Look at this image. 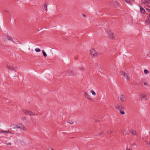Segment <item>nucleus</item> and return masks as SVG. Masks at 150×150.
<instances>
[{
  "label": "nucleus",
  "mask_w": 150,
  "mask_h": 150,
  "mask_svg": "<svg viewBox=\"0 0 150 150\" xmlns=\"http://www.w3.org/2000/svg\"><path fill=\"white\" fill-rule=\"evenodd\" d=\"M90 53L91 56L93 57H96L98 55V53L94 49H92L90 51Z\"/></svg>",
  "instance_id": "obj_1"
},
{
  "label": "nucleus",
  "mask_w": 150,
  "mask_h": 150,
  "mask_svg": "<svg viewBox=\"0 0 150 150\" xmlns=\"http://www.w3.org/2000/svg\"><path fill=\"white\" fill-rule=\"evenodd\" d=\"M18 127H17L18 129H20L23 131H27V128L23 124L21 123H19L18 124Z\"/></svg>",
  "instance_id": "obj_2"
},
{
  "label": "nucleus",
  "mask_w": 150,
  "mask_h": 150,
  "mask_svg": "<svg viewBox=\"0 0 150 150\" xmlns=\"http://www.w3.org/2000/svg\"><path fill=\"white\" fill-rule=\"evenodd\" d=\"M118 98L122 102L125 103L126 102V98L125 95L122 94L120 95Z\"/></svg>",
  "instance_id": "obj_3"
},
{
  "label": "nucleus",
  "mask_w": 150,
  "mask_h": 150,
  "mask_svg": "<svg viewBox=\"0 0 150 150\" xmlns=\"http://www.w3.org/2000/svg\"><path fill=\"white\" fill-rule=\"evenodd\" d=\"M115 107L117 109L119 110H124L125 109V108L120 103H119L116 105Z\"/></svg>",
  "instance_id": "obj_4"
},
{
  "label": "nucleus",
  "mask_w": 150,
  "mask_h": 150,
  "mask_svg": "<svg viewBox=\"0 0 150 150\" xmlns=\"http://www.w3.org/2000/svg\"><path fill=\"white\" fill-rule=\"evenodd\" d=\"M23 113L26 115H35L33 113V112L30 110H23Z\"/></svg>",
  "instance_id": "obj_5"
},
{
  "label": "nucleus",
  "mask_w": 150,
  "mask_h": 150,
  "mask_svg": "<svg viewBox=\"0 0 150 150\" xmlns=\"http://www.w3.org/2000/svg\"><path fill=\"white\" fill-rule=\"evenodd\" d=\"M148 96L146 94L142 93L140 95V100H144L147 99Z\"/></svg>",
  "instance_id": "obj_6"
},
{
  "label": "nucleus",
  "mask_w": 150,
  "mask_h": 150,
  "mask_svg": "<svg viewBox=\"0 0 150 150\" xmlns=\"http://www.w3.org/2000/svg\"><path fill=\"white\" fill-rule=\"evenodd\" d=\"M108 37L109 38L112 39H115V35L111 31H109L108 32Z\"/></svg>",
  "instance_id": "obj_7"
},
{
  "label": "nucleus",
  "mask_w": 150,
  "mask_h": 150,
  "mask_svg": "<svg viewBox=\"0 0 150 150\" xmlns=\"http://www.w3.org/2000/svg\"><path fill=\"white\" fill-rule=\"evenodd\" d=\"M3 39L5 41H7L9 40L10 41H12L13 40L12 38L8 36H4L3 37Z\"/></svg>",
  "instance_id": "obj_8"
},
{
  "label": "nucleus",
  "mask_w": 150,
  "mask_h": 150,
  "mask_svg": "<svg viewBox=\"0 0 150 150\" xmlns=\"http://www.w3.org/2000/svg\"><path fill=\"white\" fill-rule=\"evenodd\" d=\"M0 133H2L4 134L5 136H7V134H12V133L10 131H3L2 130H1L0 131Z\"/></svg>",
  "instance_id": "obj_9"
},
{
  "label": "nucleus",
  "mask_w": 150,
  "mask_h": 150,
  "mask_svg": "<svg viewBox=\"0 0 150 150\" xmlns=\"http://www.w3.org/2000/svg\"><path fill=\"white\" fill-rule=\"evenodd\" d=\"M84 96L88 99L91 100H92L91 96L88 94L87 92H85L84 93Z\"/></svg>",
  "instance_id": "obj_10"
},
{
  "label": "nucleus",
  "mask_w": 150,
  "mask_h": 150,
  "mask_svg": "<svg viewBox=\"0 0 150 150\" xmlns=\"http://www.w3.org/2000/svg\"><path fill=\"white\" fill-rule=\"evenodd\" d=\"M18 124H12L11 125L10 127L13 129H18L17 127L18 126Z\"/></svg>",
  "instance_id": "obj_11"
},
{
  "label": "nucleus",
  "mask_w": 150,
  "mask_h": 150,
  "mask_svg": "<svg viewBox=\"0 0 150 150\" xmlns=\"http://www.w3.org/2000/svg\"><path fill=\"white\" fill-rule=\"evenodd\" d=\"M6 67L7 69L11 71H14V68L8 65H7Z\"/></svg>",
  "instance_id": "obj_12"
},
{
  "label": "nucleus",
  "mask_w": 150,
  "mask_h": 150,
  "mask_svg": "<svg viewBox=\"0 0 150 150\" xmlns=\"http://www.w3.org/2000/svg\"><path fill=\"white\" fill-rule=\"evenodd\" d=\"M140 8L141 12L143 14H144L145 13V11L144 8L141 6H140Z\"/></svg>",
  "instance_id": "obj_13"
},
{
  "label": "nucleus",
  "mask_w": 150,
  "mask_h": 150,
  "mask_svg": "<svg viewBox=\"0 0 150 150\" xmlns=\"http://www.w3.org/2000/svg\"><path fill=\"white\" fill-rule=\"evenodd\" d=\"M125 77L126 79L127 80H129V74H124Z\"/></svg>",
  "instance_id": "obj_14"
},
{
  "label": "nucleus",
  "mask_w": 150,
  "mask_h": 150,
  "mask_svg": "<svg viewBox=\"0 0 150 150\" xmlns=\"http://www.w3.org/2000/svg\"><path fill=\"white\" fill-rule=\"evenodd\" d=\"M131 132L133 135H136L137 134V132L135 130H132Z\"/></svg>",
  "instance_id": "obj_15"
},
{
  "label": "nucleus",
  "mask_w": 150,
  "mask_h": 150,
  "mask_svg": "<svg viewBox=\"0 0 150 150\" xmlns=\"http://www.w3.org/2000/svg\"><path fill=\"white\" fill-rule=\"evenodd\" d=\"M91 92L93 96H95L96 95V93L93 90H91Z\"/></svg>",
  "instance_id": "obj_16"
},
{
  "label": "nucleus",
  "mask_w": 150,
  "mask_h": 150,
  "mask_svg": "<svg viewBox=\"0 0 150 150\" xmlns=\"http://www.w3.org/2000/svg\"><path fill=\"white\" fill-rule=\"evenodd\" d=\"M44 8L45 11H47V4H45L44 5Z\"/></svg>",
  "instance_id": "obj_17"
},
{
  "label": "nucleus",
  "mask_w": 150,
  "mask_h": 150,
  "mask_svg": "<svg viewBox=\"0 0 150 150\" xmlns=\"http://www.w3.org/2000/svg\"><path fill=\"white\" fill-rule=\"evenodd\" d=\"M42 52L44 56L45 57H46L47 56V54L45 52L44 50L42 51Z\"/></svg>",
  "instance_id": "obj_18"
},
{
  "label": "nucleus",
  "mask_w": 150,
  "mask_h": 150,
  "mask_svg": "<svg viewBox=\"0 0 150 150\" xmlns=\"http://www.w3.org/2000/svg\"><path fill=\"white\" fill-rule=\"evenodd\" d=\"M35 51L37 52H40L41 51V50H40L39 49V48H36L35 49Z\"/></svg>",
  "instance_id": "obj_19"
},
{
  "label": "nucleus",
  "mask_w": 150,
  "mask_h": 150,
  "mask_svg": "<svg viewBox=\"0 0 150 150\" xmlns=\"http://www.w3.org/2000/svg\"><path fill=\"white\" fill-rule=\"evenodd\" d=\"M144 72L145 74H147L149 73V71L146 69H145L144 70Z\"/></svg>",
  "instance_id": "obj_20"
},
{
  "label": "nucleus",
  "mask_w": 150,
  "mask_h": 150,
  "mask_svg": "<svg viewBox=\"0 0 150 150\" xmlns=\"http://www.w3.org/2000/svg\"><path fill=\"white\" fill-rule=\"evenodd\" d=\"M125 73L124 72L122 71H121L120 72V74L121 75L124 76V74H125Z\"/></svg>",
  "instance_id": "obj_21"
},
{
  "label": "nucleus",
  "mask_w": 150,
  "mask_h": 150,
  "mask_svg": "<svg viewBox=\"0 0 150 150\" xmlns=\"http://www.w3.org/2000/svg\"><path fill=\"white\" fill-rule=\"evenodd\" d=\"M131 146H136L137 145L135 143H133L132 144H131Z\"/></svg>",
  "instance_id": "obj_22"
},
{
  "label": "nucleus",
  "mask_w": 150,
  "mask_h": 150,
  "mask_svg": "<svg viewBox=\"0 0 150 150\" xmlns=\"http://www.w3.org/2000/svg\"><path fill=\"white\" fill-rule=\"evenodd\" d=\"M122 110H120L119 111H120V113L121 114L123 115L125 114V112L123 111H122Z\"/></svg>",
  "instance_id": "obj_23"
},
{
  "label": "nucleus",
  "mask_w": 150,
  "mask_h": 150,
  "mask_svg": "<svg viewBox=\"0 0 150 150\" xmlns=\"http://www.w3.org/2000/svg\"><path fill=\"white\" fill-rule=\"evenodd\" d=\"M6 144L8 145H11V142H9V143H6Z\"/></svg>",
  "instance_id": "obj_24"
},
{
  "label": "nucleus",
  "mask_w": 150,
  "mask_h": 150,
  "mask_svg": "<svg viewBox=\"0 0 150 150\" xmlns=\"http://www.w3.org/2000/svg\"><path fill=\"white\" fill-rule=\"evenodd\" d=\"M145 2L146 3H149L150 0H144Z\"/></svg>",
  "instance_id": "obj_25"
},
{
  "label": "nucleus",
  "mask_w": 150,
  "mask_h": 150,
  "mask_svg": "<svg viewBox=\"0 0 150 150\" xmlns=\"http://www.w3.org/2000/svg\"><path fill=\"white\" fill-rule=\"evenodd\" d=\"M126 150H132V149L130 148H127Z\"/></svg>",
  "instance_id": "obj_26"
},
{
  "label": "nucleus",
  "mask_w": 150,
  "mask_h": 150,
  "mask_svg": "<svg viewBox=\"0 0 150 150\" xmlns=\"http://www.w3.org/2000/svg\"><path fill=\"white\" fill-rule=\"evenodd\" d=\"M126 2L128 3H129L130 0H125Z\"/></svg>",
  "instance_id": "obj_27"
},
{
  "label": "nucleus",
  "mask_w": 150,
  "mask_h": 150,
  "mask_svg": "<svg viewBox=\"0 0 150 150\" xmlns=\"http://www.w3.org/2000/svg\"><path fill=\"white\" fill-rule=\"evenodd\" d=\"M146 10L148 12H150V9L149 8H146Z\"/></svg>",
  "instance_id": "obj_28"
},
{
  "label": "nucleus",
  "mask_w": 150,
  "mask_h": 150,
  "mask_svg": "<svg viewBox=\"0 0 150 150\" xmlns=\"http://www.w3.org/2000/svg\"><path fill=\"white\" fill-rule=\"evenodd\" d=\"M146 21L148 22L149 23L150 22V18L148 19L147 21Z\"/></svg>",
  "instance_id": "obj_29"
},
{
  "label": "nucleus",
  "mask_w": 150,
  "mask_h": 150,
  "mask_svg": "<svg viewBox=\"0 0 150 150\" xmlns=\"http://www.w3.org/2000/svg\"><path fill=\"white\" fill-rule=\"evenodd\" d=\"M144 85H146V86H147V83H146V82H145L144 83Z\"/></svg>",
  "instance_id": "obj_30"
},
{
  "label": "nucleus",
  "mask_w": 150,
  "mask_h": 150,
  "mask_svg": "<svg viewBox=\"0 0 150 150\" xmlns=\"http://www.w3.org/2000/svg\"><path fill=\"white\" fill-rule=\"evenodd\" d=\"M22 119L23 120H25V117H23L22 118Z\"/></svg>",
  "instance_id": "obj_31"
},
{
  "label": "nucleus",
  "mask_w": 150,
  "mask_h": 150,
  "mask_svg": "<svg viewBox=\"0 0 150 150\" xmlns=\"http://www.w3.org/2000/svg\"><path fill=\"white\" fill-rule=\"evenodd\" d=\"M83 16L85 17H86V16L85 15H83Z\"/></svg>",
  "instance_id": "obj_32"
},
{
  "label": "nucleus",
  "mask_w": 150,
  "mask_h": 150,
  "mask_svg": "<svg viewBox=\"0 0 150 150\" xmlns=\"http://www.w3.org/2000/svg\"><path fill=\"white\" fill-rule=\"evenodd\" d=\"M149 17H150V14L149 15Z\"/></svg>",
  "instance_id": "obj_33"
}]
</instances>
